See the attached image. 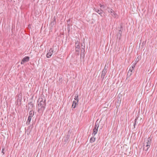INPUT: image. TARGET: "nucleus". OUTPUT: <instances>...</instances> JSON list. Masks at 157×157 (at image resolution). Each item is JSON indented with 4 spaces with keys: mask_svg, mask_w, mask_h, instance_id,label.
Listing matches in <instances>:
<instances>
[{
    "mask_svg": "<svg viewBox=\"0 0 157 157\" xmlns=\"http://www.w3.org/2000/svg\"><path fill=\"white\" fill-rule=\"evenodd\" d=\"M45 100H43L42 98H39L38 101V109L43 111L44 109L45 104Z\"/></svg>",
    "mask_w": 157,
    "mask_h": 157,
    "instance_id": "nucleus-1",
    "label": "nucleus"
},
{
    "mask_svg": "<svg viewBox=\"0 0 157 157\" xmlns=\"http://www.w3.org/2000/svg\"><path fill=\"white\" fill-rule=\"evenodd\" d=\"M108 11L111 13V15L115 18L118 17V15L116 14L112 9L107 7Z\"/></svg>",
    "mask_w": 157,
    "mask_h": 157,
    "instance_id": "nucleus-2",
    "label": "nucleus"
},
{
    "mask_svg": "<svg viewBox=\"0 0 157 157\" xmlns=\"http://www.w3.org/2000/svg\"><path fill=\"white\" fill-rule=\"evenodd\" d=\"M53 52V51L52 49H50L46 54L47 57L48 58L50 57L52 54Z\"/></svg>",
    "mask_w": 157,
    "mask_h": 157,
    "instance_id": "nucleus-3",
    "label": "nucleus"
},
{
    "mask_svg": "<svg viewBox=\"0 0 157 157\" xmlns=\"http://www.w3.org/2000/svg\"><path fill=\"white\" fill-rule=\"evenodd\" d=\"M29 57H25L24 58L21 62V64H24V63L26 62H27L29 60Z\"/></svg>",
    "mask_w": 157,
    "mask_h": 157,
    "instance_id": "nucleus-4",
    "label": "nucleus"
},
{
    "mask_svg": "<svg viewBox=\"0 0 157 157\" xmlns=\"http://www.w3.org/2000/svg\"><path fill=\"white\" fill-rule=\"evenodd\" d=\"M107 72V71H106L105 69H104L102 71L101 75V77L102 78H104L105 77V75Z\"/></svg>",
    "mask_w": 157,
    "mask_h": 157,
    "instance_id": "nucleus-5",
    "label": "nucleus"
},
{
    "mask_svg": "<svg viewBox=\"0 0 157 157\" xmlns=\"http://www.w3.org/2000/svg\"><path fill=\"white\" fill-rule=\"evenodd\" d=\"M94 10L97 12L98 14L101 15V14L103 13V11L101 10H97L96 9L94 8Z\"/></svg>",
    "mask_w": 157,
    "mask_h": 157,
    "instance_id": "nucleus-6",
    "label": "nucleus"
},
{
    "mask_svg": "<svg viewBox=\"0 0 157 157\" xmlns=\"http://www.w3.org/2000/svg\"><path fill=\"white\" fill-rule=\"evenodd\" d=\"M75 45H76V51H79V43L77 41V42H76L75 43Z\"/></svg>",
    "mask_w": 157,
    "mask_h": 157,
    "instance_id": "nucleus-7",
    "label": "nucleus"
},
{
    "mask_svg": "<svg viewBox=\"0 0 157 157\" xmlns=\"http://www.w3.org/2000/svg\"><path fill=\"white\" fill-rule=\"evenodd\" d=\"M122 32L121 31V30H119L118 33L117 34V38H119V39H120L121 36V33Z\"/></svg>",
    "mask_w": 157,
    "mask_h": 157,
    "instance_id": "nucleus-8",
    "label": "nucleus"
},
{
    "mask_svg": "<svg viewBox=\"0 0 157 157\" xmlns=\"http://www.w3.org/2000/svg\"><path fill=\"white\" fill-rule=\"evenodd\" d=\"M34 112L33 111H31L29 112V117H32L34 115Z\"/></svg>",
    "mask_w": 157,
    "mask_h": 157,
    "instance_id": "nucleus-9",
    "label": "nucleus"
},
{
    "mask_svg": "<svg viewBox=\"0 0 157 157\" xmlns=\"http://www.w3.org/2000/svg\"><path fill=\"white\" fill-rule=\"evenodd\" d=\"M98 132V128H94L93 130V135H95Z\"/></svg>",
    "mask_w": 157,
    "mask_h": 157,
    "instance_id": "nucleus-10",
    "label": "nucleus"
},
{
    "mask_svg": "<svg viewBox=\"0 0 157 157\" xmlns=\"http://www.w3.org/2000/svg\"><path fill=\"white\" fill-rule=\"evenodd\" d=\"M77 103L76 101H73V103L72 105V107L74 108H75V107Z\"/></svg>",
    "mask_w": 157,
    "mask_h": 157,
    "instance_id": "nucleus-11",
    "label": "nucleus"
},
{
    "mask_svg": "<svg viewBox=\"0 0 157 157\" xmlns=\"http://www.w3.org/2000/svg\"><path fill=\"white\" fill-rule=\"evenodd\" d=\"M31 118L32 117H28V119L26 123L27 124H30V122L31 120Z\"/></svg>",
    "mask_w": 157,
    "mask_h": 157,
    "instance_id": "nucleus-12",
    "label": "nucleus"
},
{
    "mask_svg": "<svg viewBox=\"0 0 157 157\" xmlns=\"http://www.w3.org/2000/svg\"><path fill=\"white\" fill-rule=\"evenodd\" d=\"M140 57L138 56L136 59L135 63H137V62L140 59Z\"/></svg>",
    "mask_w": 157,
    "mask_h": 157,
    "instance_id": "nucleus-13",
    "label": "nucleus"
},
{
    "mask_svg": "<svg viewBox=\"0 0 157 157\" xmlns=\"http://www.w3.org/2000/svg\"><path fill=\"white\" fill-rule=\"evenodd\" d=\"M95 140V138H90V142L91 143H92L94 142Z\"/></svg>",
    "mask_w": 157,
    "mask_h": 157,
    "instance_id": "nucleus-14",
    "label": "nucleus"
},
{
    "mask_svg": "<svg viewBox=\"0 0 157 157\" xmlns=\"http://www.w3.org/2000/svg\"><path fill=\"white\" fill-rule=\"evenodd\" d=\"M74 99L75 100H76V102H78V95H77V96H75V97L74 98Z\"/></svg>",
    "mask_w": 157,
    "mask_h": 157,
    "instance_id": "nucleus-15",
    "label": "nucleus"
},
{
    "mask_svg": "<svg viewBox=\"0 0 157 157\" xmlns=\"http://www.w3.org/2000/svg\"><path fill=\"white\" fill-rule=\"evenodd\" d=\"M132 72L129 71L128 72L127 76H128V77L132 75Z\"/></svg>",
    "mask_w": 157,
    "mask_h": 157,
    "instance_id": "nucleus-16",
    "label": "nucleus"
},
{
    "mask_svg": "<svg viewBox=\"0 0 157 157\" xmlns=\"http://www.w3.org/2000/svg\"><path fill=\"white\" fill-rule=\"evenodd\" d=\"M84 51H85V46H83V48H81V53H83L84 52Z\"/></svg>",
    "mask_w": 157,
    "mask_h": 157,
    "instance_id": "nucleus-17",
    "label": "nucleus"
},
{
    "mask_svg": "<svg viewBox=\"0 0 157 157\" xmlns=\"http://www.w3.org/2000/svg\"><path fill=\"white\" fill-rule=\"evenodd\" d=\"M137 118H136L134 122V124H133V125L134 126V128H135V126L136 125V124H137V123H136V121H137Z\"/></svg>",
    "mask_w": 157,
    "mask_h": 157,
    "instance_id": "nucleus-18",
    "label": "nucleus"
},
{
    "mask_svg": "<svg viewBox=\"0 0 157 157\" xmlns=\"http://www.w3.org/2000/svg\"><path fill=\"white\" fill-rule=\"evenodd\" d=\"M98 126H99V125L98 124H97V122H96V124H95V128H98Z\"/></svg>",
    "mask_w": 157,
    "mask_h": 157,
    "instance_id": "nucleus-19",
    "label": "nucleus"
},
{
    "mask_svg": "<svg viewBox=\"0 0 157 157\" xmlns=\"http://www.w3.org/2000/svg\"><path fill=\"white\" fill-rule=\"evenodd\" d=\"M100 6L102 8L104 9L105 7V6L104 5H102L101 4H100Z\"/></svg>",
    "mask_w": 157,
    "mask_h": 157,
    "instance_id": "nucleus-20",
    "label": "nucleus"
},
{
    "mask_svg": "<svg viewBox=\"0 0 157 157\" xmlns=\"http://www.w3.org/2000/svg\"><path fill=\"white\" fill-rule=\"evenodd\" d=\"M136 65V64L135 63H134L132 65V67H131L132 68H133V69H134V68Z\"/></svg>",
    "mask_w": 157,
    "mask_h": 157,
    "instance_id": "nucleus-21",
    "label": "nucleus"
},
{
    "mask_svg": "<svg viewBox=\"0 0 157 157\" xmlns=\"http://www.w3.org/2000/svg\"><path fill=\"white\" fill-rule=\"evenodd\" d=\"M4 150L5 149L4 148H3L2 151V153H3V155L4 154Z\"/></svg>",
    "mask_w": 157,
    "mask_h": 157,
    "instance_id": "nucleus-22",
    "label": "nucleus"
},
{
    "mask_svg": "<svg viewBox=\"0 0 157 157\" xmlns=\"http://www.w3.org/2000/svg\"><path fill=\"white\" fill-rule=\"evenodd\" d=\"M122 29H122V26L121 25H120V28L119 29V30H121V31L122 32Z\"/></svg>",
    "mask_w": 157,
    "mask_h": 157,
    "instance_id": "nucleus-23",
    "label": "nucleus"
},
{
    "mask_svg": "<svg viewBox=\"0 0 157 157\" xmlns=\"http://www.w3.org/2000/svg\"><path fill=\"white\" fill-rule=\"evenodd\" d=\"M133 69H133V68H132L131 67H130V68L129 69V71H131V72H132V71L133 70Z\"/></svg>",
    "mask_w": 157,
    "mask_h": 157,
    "instance_id": "nucleus-24",
    "label": "nucleus"
},
{
    "mask_svg": "<svg viewBox=\"0 0 157 157\" xmlns=\"http://www.w3.org/2000/svg\"><path fill=\"white\" fill-rule=\"evenodd\" d=\"M107 68H108V67H107L106 65H105L104 69H105L106 71H107Z\"/></svg>",
    "mask_w": 157,
    "mask_h": 157,
    "instance_id": "nucleus-25",
    "label": "nucleus"
},
{
    "mask_svg": "<svg viewBox=\"0 0 157 157\" xmlns=\"http://www.w3.org/2000/svg\"><path fill=\"white\" fill-rule=\"evenodd\" d=\"M143 56H146H146H147V53H146H146H145V52H144V53Z\"/></svg>",
    "mask_w": 157,
    "mask_h": 157,
    "instance_id": "nucleus-26",
    "label": "nucleus"
},
{
    "mask_svg": "<svg viewBox=\"0 0 157 157\" xmlns=\"http://www.w3.org/2000/svg\"><path fill=\"white\" fill-rule=\"evenodd\" d=\"M54 22H52L51 23V25H52H52H54Z\"/></svg>",
    "mask_w": 157,
    "mask_h": 157,
    "instance_id": "nucleus-27",
    "label": "nucleus"
},
{
    "mask_svg": "<svg viewBox=\"0 0 157 157\" xmlns=\"http://www.w3.org/2000/svg\"><path fill=\"white\" fill-rule=\"evenodd\" d=\"M69 133H71V132H70V131H68V136H69Z\"/></svg>",
    "mask_w": 157,
    "mask_h": 157,
    "instance_id": "nucleus-28",
    "label": "nucleus"
},
{
    "mask_svg": "<svg viewBox=\"0 0 157 157\" xmlns=\"http://www.w3.org/2000/svg\"><path fill=\"white\" fill-rule=\"evenodd\" d=\"M82 46H83V45L82 44Z\"/></svg>",
    "mask_w": 157,
    "mask_h": 157,
    "instance_id": "nucleus-29",
    "label": "nucleus"
},
{
    "mask_svg": "<svg viewBox=\"0 0 157 157\" xmlns=\"http://www.w3.org/2000/svg\"><path fill=\"white\" fill-rule=\"evenodd\" d=\"M147 146H148H148H149L148 144Z\"/></svg>",
    "mask_w": 157,
    "mask_h": 157,
    "instance_id": "nucleus-30",
    "label": "nucleus"
},
{
    "mask_svg": "<svg viewBox=\"0 0 157 157\" xmlns=\"http://www.w3.org/2000/svg\"><path fill=\"white\" fill-rule=\"evenodd\" d=\"M147 144L146 145V147H147Z\"/></svg>",
    "mask_w": 157,
    "mask_h": 157,
    "instance_id": "nucleus-31",
    "label": "nucleus"
}]
</instances>
